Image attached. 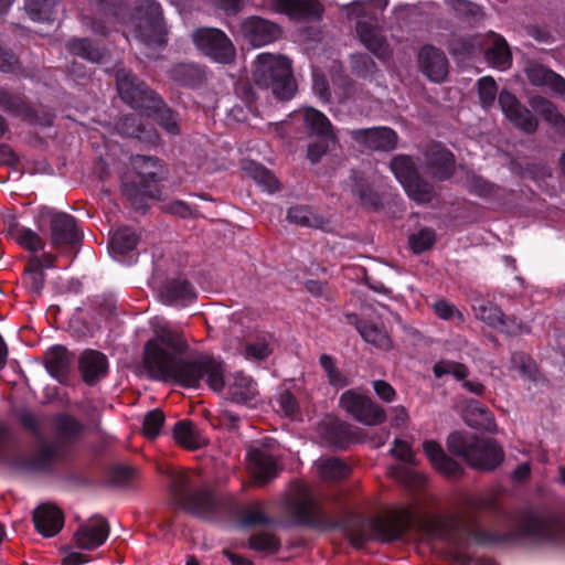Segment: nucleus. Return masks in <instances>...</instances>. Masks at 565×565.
<instances>
[{
    "label": "nucleus",
    "instance_id": "f257e3e1",
    "mask_svg": "<svg viewBox=\"0 0 565 565\" xmlns=\"http://www.w3.org/2000/svg\"><path fill=\"white\" fill-rule=\"evenodd\" d=\"M289 510L296 525L318 531H342L356 550L363 548L370 541L384 544L399 541L415 527L450 545L454 548L451 557L458 565H471L473 562L472 555L467 552L471 542L479 546H492L512 539L510 532H495L480 526L477 518L471 519L470 525H463L452 515L418 516L409 508L370 518L349 510L342 518H335L310 494L291 502Z\"/></svg>",
    "mask_w": 565,
    "mask_h": 565
},
{
    "label": "nucleus",
    "instance_id": "f03ea898",
    "mask_svg": "<svg viewBox=\"0 0 565 565\" xmlns=\"http://www.w3.org/2000/svg\"><path fill=\"white\" fill-rule=\"evenodd\" d=\"M186 341L175 330L163 326L145 345L143 364L153 379L174 382L186 387H198L205 381L209 387L220 393L227 385L232 401L247 403L258 395L257 383L244 372L237 371L224 380V369L220 361L210 356H200L184 361L181 355L186 351Z\"/></svg>",
    "mask_w": 565,
    "mask_h": 565
},
{
    "label": "nucleus",
    "instance_id": "7ed1b4c3",
    "mask_svg": "<svg viewBox=\"0 0 565 565\" xmlns=\"http://www.w3.org/2000/svg\"><path fill=\"white\" fill-rule=\"evenodd\" d=\"M84 426H0V463L34 476H50L75 452Z\"/></svg>",
    "mask_w": 565,
    "mask_h": 565
},
{
    "label": "nucleus",
    "instance_id": "20e7f679",
    "mask_svg": "<svg viewBox=\"0 0 565 565\" xmlns=\"http://www.w3.org/2000/svg\"><path fill=\"white\" fill-rule=\"evenodd\" d=\"M169 489L175 507L203 521L235 520L242 529L274 523L259 502L245 505L232 495H217L212 487L200 483L198 477L188 472L172 475Z\"/></svg>",
    "mask_w": 565,
    "mask_h": 565
},
{
    "label": "nucleus",
    "instance_id": "39448f33",
    "mask_svg": "<svg viewBox=\"0 0 565 565\" xmlns=\"http://www.w3.org/2000/svg\"><path fill=\"white\" fill-rule=\"evenodd\" d=\"M450 454L462 458L473 469L491 471L504 460L502 447L492 438L468 431H454L447 438Z\"/></svg>",
    "mask_w": 565,
    "mask_h": 565
},
{
    "label": "nucleus",
    "instance_id": "423d86ee",
    "mask_svg": "<svg viewBox=\"0 0 565 565\" xmlns=\"http://www.w3.org/2000/svg\"><path fill=\"white\" fill-rule=\"evenodd\" d=\"M254 83L271 93L280 100H289L296 93L290 62L281 55L260 53L254 62Z\"/></svg>",
    "mask_w": 565,
    "mask_h": 565
},
{
    "label": "nucleus",
    "instance_id": "0eeeda50",
    "mask_svg": "<svg viewBox=\"0 0 565 565\" xmlns=\"http://www.w3.org/2000/svg\"><path fill=\"white\" fill-rule=\"evenodd\" d=\"M386 6V0L355 1L348 11L358 20L356 32L361 42L380 58L388 56V46L377 30L380 13Z\"/></svg>",
    "mask_w": 565,
    "mask_h": 565
},
{
    "label": "nucleus",
    "instance_id": "6e6552de",
    "mask_svg": "<svg viewBox=\"0 0 565 565\" xmlns=\"http://www.w3.org/2000/svg\"><path fill=\"white\" fill-rule=\"evenodd\" d=\"M390 169L412 200L428 203L434 199V186L419 175L417 166L409 156H395L390 161Z\"/></svg>",
    "mask_w": 565,
    "mask_h": 565
},
{
    "label": "nucleus",
    "instance_id": "1a4fd4ad",
    "mask_svg": "<svg viewBox=\"0 0 565 565\" xmlns=\"http://www.w3.org/2000/svg\"><path fill=\"white\" fill-rule=\"evenodd\" d=\"M138 14V22H134L136 38L149 46L162 45L166 42V29L160 4L154 0H141Z\"/></svg>",
    "mask_w": 565,
    "mask_h": 565
},
{
    "label": "nucleus",
    "instance_id": "9d476101",
    "mask_svg": "<svg viewBox=\"0 0 565 565\" xmlns=\"http://www.w3.org/2000/svg\"><path fill=\"white\" fill-rule=\"evenodd\" d=\"M519 529L523 536L536 543L565 545V525H559L534 511H527L521 516Z\"/></svg>",
    "mask_w": 565,
    "mask_h": 565
},
{
    "label": "nucleus",
    "instance_id": "9b49d317",
    "mask_svg": "<svg viewBox=\"0 0 565 565\" xmlns=\"http://www.w3.org/2000/svg\"><path fill=\"white\" fill-rule=\"evenodd\" d=\"M131 166L142 184L137 185L135 182L125 181L122 193L132 203H141L143 198L148 195L146 184L157 182L162 178V167L157 159L139 154L131 158Z\"/></svg>",
    "mask_w": 565,
    "mask_h": 565
},
{
    "label": "nucleus",
    "instance_id": "f8f14e48",
    "mask_svg": "<svg viewBox=\"0 0 565 565\" xmlns=\"http://www.w3.org/2000/svg\"><path fill=\"white\" fill-rule=\"evenodd\" d=\"M193 41L206 56L220 63H230L235 56V49L227 35L213 28H203L194 32Z\"/></svg>",
    "mask_w": 565,
    "mask_h": 565
},
{
    "label": "nucleus",
    "instance_id": "ddd939ff",
    "mask_svg": "<svg viewBox=\"0 0 565 565\" xmlns=\"http://www.w3.org/2000/svg\"><path fill=\"white\" fill-rule=\"evenodd\" d=\"M116 81L121 98L132 108L145 111L150 108V104H158V96L129 72L119 70Z\"/></svg>",
    "mask_w": 565,
    "mask_h": 565
},
{
    "label": "nucleus",
    "instance_id": "4468645a",
    "mask_svg": "<svg viewBox=\"0 0 565 565\" xmlns=\"http://www.w3.org/2000/svg\"><path fill=\"white\" fill-rule=\"evenodd\" d=\"M339 405L358 422H374V424H379L385 419L384 411L381 406L354 390H348L342 393Z\"/></svg>",
    "mask_w": 565,
    "mask_h": 565
},
{
    "label": "nucleus",
    "instance_id": "2eb2a0df",
    "mask_svg": "<svg viewBox=\"0 0 565 565\" xmlns=\"http://www.w3.org/2000/svg\"><path fill=\"white\" fill-rule=\"evenodd\" d=\"M477 319L486 322L488 326L510 335H520L530 332L524 323L504 316L501 309L492 302H480L475 307Z\"/></svg>",
    "mask_w": 565,
    "mask_h": 565
},
{
    "label": "nucleus",
    "instance_id": "dca6fc26",
    "mask_svg": "<svg viewBox=\"0 0 565 565\" xmlns=\"http://www.w3.org/2000/svg\"><path fill=\"white\" fill-rule=\"evenodd\" d=\"M268 7L301 22L318 21L323 13V6L318 0H270Z\"/></svg>",
    "mask_w": 565,
    "mask_h": 565
},
{
    "label": "nucleus",
    "instance_id": "f3484780",
    "mask_svg": "<svg viewBox=\"0 0 565 565\" xmlns=\"http://www.w3.org/2000/svg\"><path fill=\"white\" fill-rule=\"evenodd\" d=\"M349 135L359 146L370 150L391 151L397 145L396 132L387 127L353 129Z\"/></svg>",
    "mask_w": 565,
    "mask_h": 565
},
{
    "label": "nucleus",
    "instance_id": "a211bd4d",
    "mask_svg": "<svg viewBox=\"0 0 565 565\" xmlns=\"http://www.w3.org/2000/svg\"><path fill=\"white\" fill-rule=\"evenodd\" d=\"M425 172L436 181L452 177L456 163L454 154L440 145H431L425 153Z\"/></svg>",
    "mask_w": 565,
    "mask_h": 565
},
{
    "label": "nucleus",
    "instance_id": "6ab92c4d",
    "mask_svg": "<svg viewBox=\"0 0 565 565\" xmlns=\"http://www.w3.org/2000/svg\"><path fill=\"white\" fill-rule=\"evenodd\" d=\"M109 536V524L100 515H94L82 524L74 534V541L78 548L95 550L102 546Z\"/></svg>",
    "mask_w": 565,
    "mask_h": 565
},
{
    "label": "nucleus",
    "instance_id": "aec40b11",
    "mask_svg": "<svg viewBox=\"0 0 565 565\" xmlns=\"http://www.w3.org/2000/svg\"><path fill=\"white\" fill-rule=\"evenodd\" d=\"M241 32L254 46L267 45L280 36V28L277 24L255 15L242 22Z\"/></svg>",
    "mask_w": 565,
    "mask_h": 565
},
{
    "label": "nucleus",
    "instance_id": "412c9836",
    "mask_svg": "<svg viewBox=\"0 0 565 565\" xmlns=\"http://www.w3.org/2000/svg\"><path fill=\"white\" fill-rule=\"evenodd\" d=\"M499 105L507 117L515 127L525 132H534L537 121L529 109L522 106L516 97L507 90H502L498 98Z\"/></svg>",
    "mask_w": 565,
    "mask_h": 565
},
{
    "label": "nucleus",
    "instance_id": "4be33fe9",
    "mask_svg": "<svg viewBox=\"0 0 565 565\" xmlns=\"http://www.w3.org/2000/svg\"><path fill=\"white\" fill-rule=\"evenodd\" d=\"M51 245L55 248L76 244L82 239L75 218L66 213H54L50 222Z\"/></svg>",
    "mask_w": 565,
    "mask_h": 565
},
{
    "label": "nucleus",
    "instance_id": "5701e85b",
    "mask_svg": "<svg viewBox=\"0 0 565 565\" xmlns=\"http://www.w3.org/2000/svg\"><path fill=\"white\" fill-rule=\"evenodd\" d=\"M418 65L422 73L436 83L443 82L448 74L449 64L445 53L433 45L419 50Z\"/></svg>",
    "mask_w": 565,
    "mask_h": 565
},
{
    "label": "nucleus",
    "instance_id": "b1692460",
    "mask_svg": "<svg viewBox=\"0 0 565 565\" xmlns=\"http://www.w3.org/2000/svg\"><path fill=\"white\" fill-rule=\"evenodd\" d=\"M32 521L38 533L53 537L63 529L64 513L52 503H41L33 511Z\"/></svg>",
    "mask_w": 565,
    "mask_h": 565
},
{
    "label": "nucleus",
    "instance_id": "393cba45",
    "mask_svg": "<svg viewBox=\"0 0 565 565\" xmlns=\"http://www.w3.org/2000/svg\"><path fill=\"white\" fill-rule=\"evenodd\" d=\"M352 426H319V436L323 445L335 449H347L361 443L367 434L353 431Z\"/></svg>",
    "mask_w": 565,
    "mask_h": 565
},
{
    "label": "nucleus",
    "instance_id": "a878e982",
    "mask_svg": "<svg viewBox=\"0 0 565 565\" xmlns=\"http://www.w3.org/2000/svg\"><path fill=\"white\" fill-rule=\"evenodd\" d=\"M423 449L431 466L441 475L455 478L459 477L463 469L459 462L449 457L435 440H426L423 444Z\"/></svg>",
    "mask_w": 565,
    "mask_h": 565
},
{
    "label": "nucleus",
    "instance_id": "bb28decb",
    "mask_svg": "<svg viewBox=\"0 0 565 565\" xmlns=\"http://www.w3.org/2000/svg\"><path fill=\"white\" fill-rule=\"evenodd\" d=\"M78 369L85 383L93 385L106 376L108 360L99 351L86 350L79 356Z\"/></svg>",
    "mask_w": 565,
    "mask_h": 565
},
{
    "label": "nucleus",
    "instance_id": "cd10ccee",
    "mask_svg": "<svg viewBox=\"0 0 565 565\" xmlns=\"http://www.w3.org/2000/svg\"><path fill=\"white\" fill-rule=\"evenodd\" d=\"M527 79L535 86H547L555 94L565 93V79L536 62H527L524 68Z\"/></svg>",
    "mask_w": 565,
    "mask_h": 565
},
{
    "label": "nucleus",
    "instance_id": "c85d7f7f",
    "mask_svg": "<svg viewBox=\"0 0 565 565\" xmlns=\"http://www.w3.org/2000/svg\"><path fill=\"white\" fill-rule=\"evenodd\" d=\"M488 47L484 52L487 62L493 67L507 70L511 66L512 56L508 42L503 36L491 32L487 35Z\"/></svg>",
    "mask_w": 565,
    "mask_h": 565
},
{
    "label": "nucleus",
    "instance_id": "c756f323",
    "mask_svg": "<svg viewBox=\"0 0 565 565\" xmlns=\"http://www.w3.org/2000/svg\"><path fill=\"white\" fill-rule=\"evenodd\" d=\"M299 115L302 117L305 127L311 137L334 140L332 125L324 114L308 107L301 110Z\"/></svg>",
    "mask_w": 565,
    "mask_h": 565
},
{
    "label": "nucleus",
    "instance_id": "7c9ffc66",
    "mask_svg": "<svg viewBox=\"0 0 565 565\" xmlns=\"http://www.w3.org/2000/svg\"><path fill=\"white\" fill-rule=\"evenodd\" d=\"M45 369L57 381L63 382L71 369L72 359L63 347H53L45 352Z\"/></svg>",
    "mask_w": 565,
    "mask_h": 565
},
{
    "label": "nucleus",
    "instance_id": "2f4dec72",
    "mask_svg": "<svg viewBox=\"0 0 565 565\" xmlns=\"http://www.w3.org/2000/svg\"><path fill=\"white\" fill-rule=\"evenodd\" d=\"M172 436L179 446L190 451L206 447L210 443L199 426H173Z\"/></svg>",
    "mask_w": 565,
    "mask_h": 565
},
{
    "label": "nucleus",
    "instance_id": "473e14b6",
    "mask_svg": "<svg viewBox=\"0 0 565 565\" xmlns=\"http://www.w3.org/2000/svg\"><path fill=\"white\" fill-rule=\"evenodd\" d=\"M250 470L255 481L265 484L277 476V465L274 458L260 450L249 452Z\"/></svg>",
    "mask_w": 565,
    "mask_h": 565
},
{
    "label": "nucleus",
    "instance_id": "72a5a7b5",
    "mask_svg": "<svg viewBox=\"0 0 565 565\" xmlns=\"http://www.w3.org/2000/svg\"><path fill=\"white\" fill-rule=\"evenodd\" d=\"M94 15L92 29L98 34L107 32L105 22L110 23L117 14L115 10V0H87Z\"/></svg>",
    "mask_w": 565,
    "mask_h": 565
},
{
    "label": "nucleus",
    "instance_id": "f704fd0d",
    "mask_svg": "<svg viewBox=\"0 0 565 565\" xmlns=\"http://www.w3.org/2000/svg\"><path fill=\"white\" fill-rule=\"evenodd\" d=\"M356 329L363 340L375 348L385 351L393 348V341L383 328L369 322H356Z\"/></svg>",
    "mask_w": 565,
    "mask_h": 565
},
{
    "label": "nucleus",
    "instance_id": "c9c22d12",
    "mask_svg": "<svg viewBox=\"0 0 565 565\" xmlns=\"http://www.w3.org/2000/svg\"><path fill=\"white\" fill-rule=\"evenodd\" d=\"M161 296L168 303H178L193 300L195 292L186 280L173 279L167 282Z\"/></svg>",
    "mask_w": 565,
    "mask_h": 565
},
{
    "label": "nucleus",
    "instance_id": "e433bc0d",
    "mask_svg": "<svg viewBox=\"0 0 565 565\" xmlns=\"http://www.w3.org/2000/svg\"><path fill=\"white\" fill-rule=\"evenodd\" d=\"M530 105L546 121L556 127L561 132H565V118L550 100L542 96H534L530 99Z\"/></svg>",
    "mask_w": 565,
    "mask_h": 565
},
{
    "label": "nucleus",
    "instance_id": "4c0bfd02",
    "mask_svg": "<svg viewBox=\"0 0 565 565\" xmlns=\"http://www.w3.org/2000/svg\"><path fill=\"white\" fill-rule=\"evenodd\" d=\"M25 10L33 21L54 20L58 11L57 0H26Z\"/></svg>",
    "mask_w": 565,
    "mask_h": 565
},
{
    "label": "nucleus",
    "instance_id": "58836bf2",
    "mask_svg": "<svg viewBox=\"0 0 565 565\" xmlns=\"http://www.w3.org/2000/svg\"><path fill=\"white\" fill-rule=\"evenodd\" d=\"M447 8L454 12V14L466 22L475 23L483 18L482 9L468 0H444Z\"/></svg>",
    "mask_w": 565,
    "mask_h": 565
},
{
    "label": "nucleus",
    "instance_id": "ea45409f",
    "mask_svg": "<svg viewBox=\"0 0 565 565\" xmlns=\"http://www.w3.org/2000/svg\"><path fill=\"white\" fill-rule=\"evenodd\" d=\"M247 546L255 552L276 554L281 548V541L273 533L257 532L249 536Z\"/></svg>",
    "mask_w": 565,
    "mask_h": 565
},
{
    "label": "nucleus",
    "instance_id": "a19ab883",
    "mask_svg": "<svg viewBox=\"0 0 565 565\" xmlns=\"http://www.w3.org/2000/svg\"><path fill=\"white\" fill-rule=\"evenodd\" d=\"M118 128L122 135L135 137L148 143H157L159 139L153 129L139 125L134 117H125Z\"/></svg>",
    "mask_w": 565,
    "mask_h": 565
},
{
    "label": "nucleus",
    "instance_id": "79ce46f5",
    "mask_svg": "<svg viewBox=\"0 0 565 565\" xmlns=\"http://www.w3.org/2000/svg\"><path fill=\"white\" fill-rule=\"evenodd\" d=\"M137 470L125 466L114 465L106 472V483L115 488H129L137 478Z\"/></svg>",
    "mask_w": 565,
    "mask_h": 565
},
{
    "label": "nucleus",
    "instance_id": "37998d69",
    "mask_svg": "<svg viewBox=\"0 0 565 565\" xmlns=\"http://www.w3.org/2000/svg\"><path fill=\"white\" fill-rule=\"evenodd\" d=\"M9 234L20 246L30 252H38L44 248V241L31 228L14 225L10 227Z\"/></svg>",
    "mask_w": 565,
    "mask_h": 565
},
{
    "label": "nucleus",
    "instance_id": "c03bdc74",
    "mask_svg": "<svg viewBox=\"0 0 565 565\" xmlns=\"http://www.w3.org/2000/svg\"><path fill=\"white\" fill-rule=\"evenodd\" d=\"M148 115L153 114L154 120L169 134H179V121L177 116L168 108L164 107L161 99L158 97V104L156 106L150 104V108L145 110Z\"/></svg>",
    "mask_w": 565,
    "mask_h": 565
},
{
    "label": "nucleus",
    "instance_id": "a18cd8bd",
    "mask_svg": "<svg viewBox=\"0 0 565 565\" xmlns=\"http://www.w3.org/2000/svg\"><path fill=\"white\" fill-rule=\"evenodd\" d=\"M461 415L466 424H490L493 420L491 412L473 399L463 403Z\"/></svg>",
    "mask_w": 565,
    "mask_h": 565
},
{
    "label": "nucleus",
    "instance_id": "49530a36",
    "mask_svg": "<svg viewBox=\"0 0 565 565\" xmlns=\"http://www.w3.org/2000/svg\"><path fill=\"white\" fill-rule=\"evenodd\" d=\"M287 218L289 222L301 226L322 228L324 225L323 218L307 206L290 207L287 213Z\"/></svg>",
    "mask_w": 565,
    "mask_h": 565
},
{
    "label": "nucleus",
    "instance_id": "de8ad7c7",
    "mask_svg": "<svg viewBox=\"0 0 565 565\" xmlns=\"http://www.w3.org/2000/svg\"><path fill=\"white\" fill-rule=\"evenodd\" d=\"M138 235L128 227H121L114 232L110 239V248L114 253L125 254L132 250L138 244Z\"/></svg>",
    "mask_w": 565,
    "mask_h": 565
},
{
    "label": "nucleus",
    "instance_id": "09e8293b",
    "mask_svg": "<svg viewBox=\"0 0 565 565\" xmlns=\"http://www.w3.org/2000/svg\"><path fill=\"white\" fill-rule=\"evenodd\" d=\"M319 473L327 480H342L350 475V467L339 458H328L320 462Z\"/></svg>",
    "mask_w": 565,
    "mask_h": 565
},
{
    "label": "nucleus",
    "instance_id": "8fccbe9b",
    "mask_svg": "<svg viewBox=\"0 0 565 565\" xmlns=\"http://www.w3.org/2000/svg\"><path fill=\"white\" fill-rule=\"evenodd\" d=\"M245 170L250 178L263 188V190L273 193L279 189V183L276 177L263 166L250 163L245 168Z\"/></svg>",
    "mask_w": 565,
    "mask_h": 565
},
{
    "label": "nucleus",
    "instance_id": "3c124183",
    "mask_svg": "<svg viewBox=\"0 0 565 565\" xmlns=\"http://www.w3.org/2000/svg\"><path fill=\"white\" fill-rule=\"evenodd\" d=\"M277 412L291 420H302L298 417L299 405L296 397L288 390H280L276 395Z\"/></svg>",
    "mask_w": 565,
    "mask_h": 565
},
{
    "label": "nucleus",
    "instance_id": "603ef678",
    "mask_svg": "<svg viewBox=\"0 0 565 565\" xmlns=\"http://www.w3.org/2000/svg\"><path fill=\"white\" fill-rule=\"evenodd\" d=\"M38 260H29V264L24 270L23 282L25 287L35 294H39L45 284V275L39 269Z\"/></svg>",
    "mask_w": 565,
    "mask_h": 565
},
{
    "label": "nucleus",
    "instance_id": "864d4df0",
    "mask_svg": "<svg viewBox=\"0 0 565 565\" xmlns=\"http://www.w3.org/2000/svg\"><path fill=\"white\" fill-rule=\"evenodd\" d=\"M68 50L81 56L84 60L90 62H98L103 57V52L90 44L86 39H75L68 42Z\"/></svg>",
    "mask_w": 565,
    "mask_h": 565
},
{
    "label": "nucleus",
    "instance_id": "5fc2aeb1",
    "mask_svg": "<svg viewBox=\"0 0 565 565\" xmlns=\"http://www.w3.org/2000/svg\"><path fill=\"white\" fill-rule=\"evenodd\" d=\"M512 369L518 371L521 376L535 380L537 369L534 360L523 352H513L511 355Z\"/></svg>",
    "mask_w": 565,
    "mask_h": 565
},
{
    "label": "nucleus",
    "instance_id": "6e6d98bb",
    "mask_svg": "<svg viewBox=\"0 0 565 565\" xmlns=\"http://www.w3.org/2000/svg\"><path fill=\"white\" fill-rule=\"evenodd\" d=\"M433 372L438 379L450 374L457 380H463L468 375V369L463 364L448 360L437 362Z\"/></svg>",
    "mask_w": 565,
    "mask_h": 565
},
{
    "label": "nucleus",
    "instance_id": "4d7b16f0",
    "mask_svg": "<svg viewBox=\"0 0 565 565\" xmlns=\"http://www.w3.org/2000/svg\"><path fill=\"white\" fill-rule=\"evenodd\" d=\"M435 233L430 228H423L419 232L412 234L408 238L412 250L416 254L429 249L435 244Z\"/></svg>",
    "mask_w": 565,
    "mask_h": 565
},
{
    "label": "nucleus",
    "instance_id": "13d9d810",
    "mask_svg": "<svg viewBox=\"0 0 565 565\" xmlns=\"http://www.w3.org/2000/svg\"><path fill=\"white\" fill-rule=\"evenodd\" d=\"M479 99L483 108L494 104L498 88L494 79L490 76H483L478 81Z\"/></svg>",
    "mask_w": 565,
    "mask_h": 565
},
{
    "label": "nucleus",
    "instance_id": "bf43d9fd",
    "mask_svg": "<svg viewBox=\"0 0 565 565\" xmlns=\"http://www.w3.org/2000/svg\"><path fill=\"white\" fill-rule=\"evenodd\" d=\"M435 313L444 320H451L458 323L463 322V315L450 302L441 299L433 305Z\"/></svg>",
    "mask_w": 565,
    "mask_h": 565
},
{
    "label": "nucleus",
    "instance_id": "052dcab7",
    "mask_svg": "<svg viewBox=\"0 0 565 565\" xmlns=\"http://www.w3.org/2000/svg\"><path fill=\"white\" fill-rule=\"evenodd\" d=\"M270 353L271 349L265 338L258 339L254 343L246 344L244 350L245 358L248 360H264L269 356Z\"/></svg>",
    "mask_w": 565,
    "mask_h": 565
},
{
    "label": "nucleus",
    "instance_id": "680f3d73",
    "mask_svg": "<svg viewBox=\"0 0 565 565\" xmlns=\"http://www.w3.org/2000/svg\"><path fill=\"white\" fill-rule=\"evenodd\" d=\"M12 414L20 424H39L42 420L40 415L23 405L13 407Z\"/></svg>",
    "mask_w": 565,
    "mask_h": 565
},
{
    "label": "nucleus",
    "instance_id": "e2e57ef3",
    "mask_svg": "<svg viewBox=\"0 0 565 565\" xmlns=\"http://www.w3.org/2000/svg\"><path fill=\"white\" fill-rule=\"evenodd\" d=\"M391 451L397 459L408 465L415 463V456L413 455L412 449L406 441L395 439L394 447Z\"/></svg>",
    "mask_w": 565,
    "mask_h": 565
},
{
    "label": "nucleus",
    "instance_id": "0e129e2a",
    "mask_svg": "<svg viewBox=\"0 0 565 565\" xmlns=\"http://www.w3.org/2000/svg\"><path fill=\"white\" fill-rule=\"evenodd\" d=\"M352 63L355 72L362 76L371 74L375 67L372 58L364 54L352 55Z\"/></svg>",
    "mask_w": 565,
    "mask_h": 565
},
{
    "label": "nucleus",
    "instance_id": "69168bd1",
    "mask_svg": "<svg viewBox=\"0 0 565 565\" xmlns=\"http://www.w3.org/2000/svg\"><path fill=\"white\" fill-rule=\"evenodd\" d=\"M319 141L315 143H310L308 146V158L311 162L316 163L318 162L321 157L327 152L329 142L331 140H323L321 138H318Z\"/></svg>",
    "mask_w": 565,
    "mask_h": 565
},
{
    "label": "nucleus",
    "instance_id": "338daca9",
    "mask_svg": "<svg viewBox=\"0 0 565 565\" xmlns=\"http://www.w3.org/2000/svg\"><path fill=\"white\" fill-rule=\"evenodd\" d=\"M313 90L322 100H328L330 97L329 85L326 77L317 72L313 73Z\"/></svg>",
    "mask_w": 565,
    "mask_h": 565
},
{
    "label": "nucleus",
    "instance_id": "774afa93",
    "mask_svg": "<svg viewBox=\"0 0 565 565\" xmlns=\"http://www.w3.org/2000/svg\"><path fill=\"white\" fill-rule=\"evenodd\" d=\"M372 385H373L375 393L377 394V396L381 399H383L385 402L393 401V398L395 396V391L387 382L382 381V380H376V381H373Z\"/></svg>",
    "mask_w": 565,
    "mask_h": 565
}]
</instances>
